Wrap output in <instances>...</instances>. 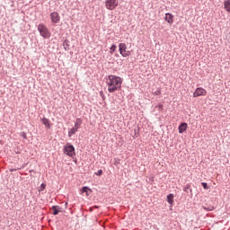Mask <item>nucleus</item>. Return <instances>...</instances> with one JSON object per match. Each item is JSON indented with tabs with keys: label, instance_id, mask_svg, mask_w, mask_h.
Listing matches in <instances>:
<instances>
[{
	"label": "nucleus",
	"instance_id": "obj_1",
	"mask_svg": "<svg viewBox=\"0 0 230 230\" xmlns=\"http://www.w3.org/2000/svg\"><path fill=\"white\" fill-rule=\"evenodd\" d=\"M123 84V79L117 75H109L107 85L109 93H116L119 89H121V84Z\"/></svg>",
	"mask_w": 230,
	"mask_h": 230
},
{
	"label": "nucleus",
	"instance_id": "obj_2",
	"mask_svg": "<svg viewBox=\"0 0 230 230\" xmlns=\"http://www.w3.org/2000/svg\"><path fill=\"white\" fill-rule=\"evenodd\" d=\"M38 31L40 32V36L43 37V39H49V37H51L49 30H48V27L42 23L38 25Z\"/></svg>",
	"mask_w": 230,
	"mask_h": 230
},
{
	"label": "nucleus",
	"instance_id": "obj_3",
	"mask_svg": "<svg viewBox=\"0 0 230 230\" xmlns=\"http://www.w3.org/2000/svg\"><path fill=\"white\" fill-rule=\"evenodd\" d=\"M119 51L121 57L124 58L127 57H130V50L127 49V44L126 43H119Z\"/></svg>",
	"mask_w": 230,
	"mask_h": 230
},
{
	"label": "nucleus",
	"instance_id": "obj_4",
	"mask_svg": "<svg viewBox=\"0 0 230 230\" xmlns=\"http://www.w3.org/2000/svg\"><path fill=\"white\" fill-rule=\"evenodd\" d=\"M63 152L64 154H66V155H68V157H73V155H75V146L71 144H66L64 146Z\"/></svg>",
	"mask_w": 230,
	"mask_h": 230
},
{
	"label": "nucleus",
	"instance_id": "obj_5",
	"mask_svg": "<svg viewBox=\"0 0 230 230\" xmlns=\"http://www.w3.org/2000/svg\"><path fill=\"white\" fill-rule=\"evenodd\" d=\"M119 4V0H106L105 6L107 10H115V8Z\"/></svg>",
	"mask_w": 230,
	"mask_h": 230
},
{
	"label": "nucleus",
	"instance_id": "obj_6",
	"mask_svg": "<svg viewBox=\"0 0 230 230\" xmlns=\"http://www.w3.org/2000/svg\"><path fill=\"white\" fill-rule=\"evenodd\" d=\"M51 22L54 24H58L60 22V15L57 12H53L50 13Z\"/></svg>",
	"mask_w": 230,
	"mask_h": 230
},
{
	"label": "nucleus",
	"instance_id": "obj_7",
	"mask_svg": "<svg viewBox=\"0 0 230 230\" xmlns=\"http://www.w3.org/2000/svg\"><path fill=\"white\" fill-rule=\"evenodd\" d=\"M206 90L204 88H197L195 92L193 93L194 98H197L199 96H206Z\"/></svg>",
	"mask_w": 230,
	"mask_h": 230
},
{
	"label": "nucleus",
	"instance_id": "obj_8",
	"mask_svg": "<svg viewBox=\"0 0 230 230\" xmlns=\"http://www.w3.org/2000/svg\"><path fill=\"white\" fill-rule=\"evenodd\" d=\"M188 129V123L186 122H182L180 124L178 130L180 134H182L184 132H186V130Z\"/></svg>",
	"mask_w": 230,
	"mask_h": 230
},
{
	"label": "nucleus",
	"instance_id": "obj_9",
	"mask_svg": "<svg viewBox=\"0 0 230 230\" xmlns=\"http://www.w3.org/2000/svg\"><path fill=\"white\" fill-rule=\"evenodd\" d=\"M165 21L169 24H172L173 23V14H172L170 13H165Z\"/></svg>",
	"mask_w": 230,
	"mask_h": 230
},
{
	"label": "nucleus",
	"instance_id": "obj_10",
	"mask_svg": "<svg viewBox=\"0 0 230 230\" xmlns=\"http://www.w3.org/2000/svg\"><path fill=\"white\" fill-rule=\"evenodd\" d=\"M42 125H44L46 127V128H51V125L49 124V120L46 118H42L40 119Z\"/></svg>",
	"mask_w": 230,
	"mask_h": 230
},
{
	"label": "nucleus",
	"instance_id": "obj_11",
	"mask_svg": "<svg viewBox=\"0 0 230 230\" xmlns=\"http://www.w3.org/2000/svg\"><path fill=\"white\" fill-rule=\"evenodd\" d=\"M76 132H78V128H72L69 131H68V137H71L72 136H75V134H76Z\"/></svg>",
	"mask_w": 230,
	"mask_h": 230
},
{
	"label": "nucleus",
	"instance_id": "obj_12",
	"mask_svg": "<svg viewBox=\"0 0 230 230\" xmlns=\"http://www.w3.org/2000/svg\"><path fill=\"white\" fill-rule=\"evenodd\" d=\"M60 209H62L61 208H59L58 206H53L52 207V211H53V215L57 216L58 215V213H60Z\"/></svg>",
	"mask_w": 230,
	"mask_h": 230
},
{
	"label": "nucleus",
	"instance_id": "obj_13",
	"mask_svg": "<svg viewBox=\"0 0 230 230\" xmlns=\"http://www.w3.org/2000/svg\"><path fill=\"white\" fill-rule=\"evenodd\" d=\"M224 9L230 13V2L228 0L224 2Z\"/></svg>",
	"mask_w": 230,
	"mask_h": 230
},
{
	"label": "nucleus",
	"instance_id": "obj_14",
	"mask_svg": "<svg viewBox=\"0 0 230 230\" xmlns=\"http://www.w3.org/2000/svg\"><path fill=\"white\" fill-rule=\"evenodd\" d=\"M166 200L169 204H173V194L167 195Z\"/></svg>",
	"mask_w": 230,
	"mask_h": 230
},
{
	"label": "nucleus",
	"instance_id": "obj_15",
	"mask_svg": "<svg viewBox=\"0 0 230 230\" xmlns=\"http://www.w3.org/2000/svg\"><path fill=\"white\" fill-rule=\"evenodd\" d=\"M81 125H82V119H80V118L76 119L75 128H80Z\"/></svg>",
	"mask_w": 230,
	"mask_h": 230
},
{
	"label": "nucleus",
	"instance_id": "obj_16",
	"mask_svg": "<svg viewBox=\"0 0 230 230\" xmlns=\"http://www.w3.org/2000/svg\"><path fill=\"white\" fill-rule=\"evenodd\" d=\"M63 48L65 51H69V41L65 40V42L63 43Z\"/></svg>",
	"mask_w": 230,
	"mask_h": 230
},
{
	"label": "nucleus",
	"instance_id": "obj_17",
	"mask_svg": "<svg viewBox=\"0 0 230 230\" xmlns=\"http://www.w3.org/2000/svg\"><path fill=\"white\" fill-rule=\"evenodd\" d=\"M89 191L91 192L89 187L85 186L82 188V193H86V195H89Z\"/></svg>",
	"mask_w": 230,
	"mask_h": 230
},
{
	"label": "nucleus",
	"instance_id": "obj_18",
	"mask_svg": "<svg viewBox=\"0 0 230 230\" xmlns=\"http://www.w3.org/2000/svg\"><path fill=\"white\" fill-rule=\"evenodd\" d=\"M191 188V185L190 183H188L184 189L183 191H185L186 193H189V189ZM190 191H191V189H190Z\"/></svg>",
	"mask_w": 230,
	"mask_h": 230
},
{
	"label": "nucleus",
	"instance_id": "obj_19",
	"mask_svg": "<svg viewBox=\"0 0 230 230\" xmlns=\"http://www.w3.org/2000/svg\"><path fill=\"white\" fill-rule=\"evenodd\" d=\"M203 209L205 211H213V209H215V207L210 206V207H203Z\"/></svg>",
	"mask_w": 230,
	"mask_h": 230
},
{
	"label": "nucleus",
	"instance_id": "obj_20",
	"mask_svg": "<svg viewBox=\"0 0 230 230\" xmlns=\"http://www.w3.org/2000/svg\"><path fill=\"white\" fill-rule=\"evenodd\" d=\"M116 48H118L116 45L112 44L111 47L110 48L111 53H114L116 51Z\"/></svg>",
	"mask_w": 230,
	"mask_h": 230
},
{
	"label": "nucleus",
	"instance_id": "obj_21",
	"mask_svg": "<svg viewBox=\"0 0 230 230\" xmlns=\"http://www.w3.org/2000/svg\"><path fill=\"white\" fill-rule=\"evenodd\" d=\"M46 190V185L44 183H41L39 191H44Z\"/></svg>",
	"mask_w": 230,
	"mask_h": 230
},
{
	"label": "nucleus",
	"instance_id": "obj_22",
	"mask_svg": "<svg viewBox=\"0 0 230 230\" xmlns=\"http://www.w3.org/2000/svg\"><path fill=\"white\" fill-rule=\"evenodd\" d=\"M201 186L204 188V190H208L209 188L207 182H201Z\"/></svg>",
	"mask_w": 230,
	"mask_h": 230
},
{
	"label": "nucleus",
	"instance_id": "obj_23",
	"mask_svg": "<svg viewBox=\"0 0 230 230\" xmlns=\"http://www.w3.org/2000/svg\"><path fill=\"white\" fill-rule=\"evenodd\" d=\"M154 94H155V96H159L161 94V90L160 88H158L156 91L154 92Z\"/></svg>",
	"mask_w": 230,
	"mask_h": 230
},
{
	"label": "nucleus",
	"instance_id": "obj_24",
	"mask_svg": "<svg viewBox=\"0 0 230 230\" xmlns=\"http://www.w3.org/2000/svg\"><path fill=\"white\" fill-rule=\"evenodd\" d=\"M21 137H23V139H27L26 132H22Z\"/></svg>",
	"mask_w": 230,
	"mask_h": 230
},
{
	"label": "nucleus",
	"instance_id": "obj_25",
	"mask_svg": "<svg viewBox=\"0 0 230 230\" xmlns=\"http://www.w3.org/2000/svg\"><path fill=\"white\" fill-rule=\"evenodd\" d=\"M102 173H103V171L102 170H99L97 172H95V175L100 176V175H102Z\"/></svg>",
	"mask_w": 230,
	"mask_h": 230
},
{
	"label": "nucleus",
	"instance_id": "obj_26",
	"mask_svg": "<svg viewBox=\"0 0 230 230\" xmlns=\"http://www.w3.org/2000/svg\"><path fill=\"white\" fill-rule=\"evenodd\" d=\"M158 109H159L160 111H163V104H159V105H158Z\"/></svg>",
	"mask_w": 230,
	"mask_h": 230
},
{
	"label": "nucleus",
	"instance_id": "obj_27",
	"mask_svg": "<svg viewBox=\"0 0 230 230\" xmlns=\"http://www.w3.org/2000/svg\"><path fill=\"white\" fill-rule=\"evenodd\" d=\"M94 208H95V209H98V206H94L93 208H90V211H93V209H94Z\"/></svg>",
	"mask_w": 230,
	"mask_h": 230
},
{
	"label": "nucleus",
	"instance_id": "obj_28",
	"mask_svg": "<svg viewBox=\"0 0 230 230\" xmlns=\"http://www.w3.org/2000/svg\"><path fill=\"white\" fill-rule=\"evenodd\" d=\"M230 2V0H228Z\"/></svg>",
	"mask_w": 230,
	"mask_h": 230
}]
</instances>
